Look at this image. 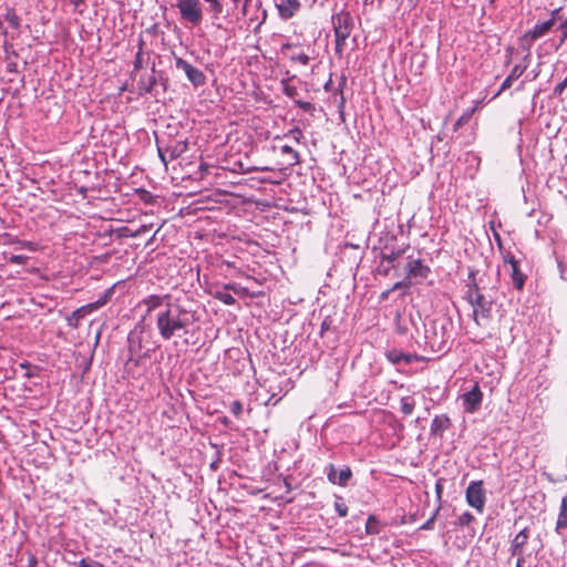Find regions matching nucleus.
<instances>
[{"mask_svg": "<svg viewBox=\"0 0 567 567\" xmlns=\"http://www.w3.org/2000/svg\"><path fill=\"white\" fill-rule=\"evenodd\" d=\"M155 321L161 338L171 340L188 332V328L194 322V316L181 305L167 302L165 308L157 311Z\"/></svg>", "mask_w": 567, "mask_h": 567, "instance_id": "1", "label": "nucleus"}, {"mask_svg": "<svg viewBox=\"0 0 567 567\" xmlns=\"http://www.w3.org/2000/svg\"><path fill=\"white\" fill-rule=\"evenodd\" d=\"M145 330L141 323L135 324L127 336L128 353L127 364L138 365L142 359L151 357L154 348L146 347Z\"/></svg>", "mask_w": 567, "mask_h": 567, "instance_id": "2", "label": "nucleus"}, {"mask_svg": "<svg viewBox=\"0 0 567 567\" xmlns=\"http://www.w3.org/2000/svg\"><path fill=\"white\" fill-rule=\"evenodd\" d=\"M466 299L473 308V319L477 326H482V321L491 319L493 301L486 299L475 282H473V285H468Z\"/></svg>", "mask_w": 567, "mask_h": 567, "instance_id": "3", "label": "nucleus"}, {"mask_svg": "<svg viewBox=\"0 0 567 567\" xmlns=\"http://www.w3.org/2000/svg\"><path fill=\"white\" fill-rule=\"evenodd\" d=\"M334 38H336V52L341 55L346 40L349 38L352 30V18L349 12L341 11L331 18Z\"/></svg>", "mask_w": 567, "mask_h": 567, "instance_id": "4", "label": "nucleus"}, {"mask_svg": "<svg viewBox=\"0 0 567 567\" xmlns=\"http://www.w3.org/2000/svg\"><path fill=\"white\" fill-rule=\"evenodd\" d=\"M176 8L184 21L192 25H198L202 23L203 9L199 0H176Z\"/></svg>", "mask_w": 567, "mask_h": 567, "instance_id": "5", "label": "nucleus"}, {"mask_svg": "<svg viewBox=\"0 0 567 567\" xmlns=\"http://www.w3.org/2000/svg\"><path fill=\"white\" fill-rule=\"evenodd\" d=\"M465 498L471 507L482 514L486 503L483 481L471 482L465 491Z\"/></svg>", "mask_w": 567, "mask_h": 567, "instance_id": "6", "label": "nucleus"}, {"mask_svg": "<svg viewBox=\"0 0 567 567\" xmlns=\"http://www.w3.org/2000/svg\"><path fill=\"white\" fill-rule=\"evenodd\" d=\"M175 66L177 70H181L185 73L188 81L195 87L203 86L206 83V75L204 72L188 63L186 60L179 56H175Z\"/></svg>", "mask_w": 567, "mask_h": 567, "instance_id": "7", "label": "nucleus"}, {"mask_svg": "<svg viewBox=\"0 0 567 567\" xmlns=\"http://www.w3.org/2000/svg\"><path fill=\"white\" fill-rule=\"evenodd\" d=\"M529 539L528 528L522 529L512 540L509 551L512 556L518 558V567H524L525 564V546Z\"/></svg>", "mask_w": 567, "mask_h": 567, "instance_id": "8", "label": "nucleus"}, {"mask_svg": "<svg viewBox=\"0 0 567 567\" xmlns=\"http://www.w3.org/2000/svg\"><path fill=\"white\" fill-rule=\"evenodd\" d=\"M405 271L409 280L412 281V279H415V282H420L421 280L427 278V276L431 272V269L429 266L424 265L421 259L408 257Z\"/></svg>", "mask_w": 567, "mask_h": 567, "instance_id": "9", "label": "nucleus"}, {"mask_svg": "<svg viewBox=\"0 0 567 567\" xmlns=\"http://www.w3.org/2000/svg\"><path fill=\"white\" fill-rule=\"evenodd\" d=\"M157 148L162 163L167 167V162L178 158L187 151L188 145L186 141H179L174 144H168L165 147L158 146Z\"/></svg>", "mask_w": 567, "mask_h": 567, "instance_id": "10", "label": "nucleus"}, {"mask_svg": "<svg viewBox=\"0 0 567 567\" xmlns=\"http://www.w3.org/2000/svg\"><path fill=\"white\" fill-rule=\"evenodd\" d=\"M462 401L464 411L467 413H475L481 408L483 393L477 383L462 395Z\"/></svg>", "mask_w": 567, "mask_h": 567, "instance_id": "11", "label": "nucleus"}, {"mask_svg": "<svg viewBox=\"0 0 567 567\" xmlns=\"http://www.w3.org/2000/svg\"><path fill=\"white\" fill-rule=\"evenodd\" d=\"M324 473L330 483L343 487L348 485V482L352 477V471L349 466H346L344 468L337 471L333 464H328L326 466Z\"/></svg>", "mask_w": 567, "mask_h": 567, "instance_id": "12", "label": "nucleus"}, {"mask_svg": "<svg viewBox=\"0 0 567 567\" xmlns=\"http://www.w3.org/2000/svg\"><path fill=\"white\" fill-rule=\"evenodd\" d=\"M504 261L511 266V278L513 286L517 290H522L525 286L526 276L522 272L518 260H516L512 254L507 252L504 255Z\"/></svg>", "mask_w": 567, "mask_h": 567, "instance_id": "13", "label": "nucleus"}, {"mask_svg": "<svg viewBox=\"0 0 567 567\" xmlns=\"http://www.w3.org/2000/svg\"><path fill=\"white\" fill-rule=\"evenodd\" d=\"M167 302H173L169 295H150L142 299L140 305L145 306L146 315H151L155 310L161 311Z\"/></svg>", "mask_w": 567, "mask_h": 567, "instance_id": "14", "label": "nucleus"}, {"mask_svg": "<svg viewBox=\"0 0 567 567\" xmlns=\"http://www.w3.org/2000/svg\"><path fill=\"white\" fill-rule=\"evenodd\" d=\"M155 72V64H153L150 73L145 72L140 75V79L137 80V91L140 95L146 93L154 94L155 85L157 83Z\"/></svg>", "mask_w": 567, "mask_h": 567, "instance_id": "15", "label": "nucleus"}, {"mask_svg": "<svg viewBox=\"0 0 567 567\" xmlns=\"http://www.w3.org/2000/svg\"><path fill=\"white\" fill-rule=\"evenodd\" d=\"M275 6L281 19L288 20L300 9L299 0H275Z\"/></svg>", "mask_w": 567, "mask_h": 567, "instance_id": "16", "label": "nucleus"}, {"mask_svg": "<svg viewBox=\"0 0 567 567\" xmlns=\"http://www.w3.org/2000/svg\"><path fill=\"white\" fill-rule=\"evenodd\" d=\"M558 13L559 9H555L549 20L535 24V27L528 31L527 35L530 37L532 40H537L545 35L554 27Z\"/></svg>", "mask_w": 567, "mask_h": 567, "instance_id": "17", "label": "nucleus"}, {"mask_svg": "<svg viewBox=\"0 0 567 567\" xmlns=\"http://www.w3.org/2000/svg\"><path fill=\"white\" fill-rule=\"evenodd\" d=\"M451 426V420L446 414L436 415L431 423V435L443 437Z\"/></svg>", "mask_w": 567, "mask_h": 567, "instance_id": "18", "label": "nucleus"}, {"mask_svg": "<svg viewBox=\"0 0 567 567\" xmlns=\"http://www.w3.org/2000/svg\"><path fill=\"white\" fill-rule=\"evenodd\" d=\"M563 529H567V495L561 498L559 513L555 526V530L558 534H560Z\"/></svg>", "mask_w": 567, "mask_h": 567, "instance_id": "19", "label": "nucleus"}, {"mask_svg": "<svg viewBox=\"0 0 567 567\" xmlns=\"http://www.w3.org/2000/svg\"><path fill=\"white\" fill-rule=\"evenodd\" d=\"M525 70H526V66L515 65L512 69L511 73L507 75V78L503 81V83L501 85V91H505V90L509 89L512 86L513 82L523 75Z\"/></svg>", "mask_w": 567, "mask_h": 567, "instance_id": "20", "label": "nucleus"}, {"mask_svg": "<svg viewBox=\"0 0 567 567\" xmlns=\"http://www.w3.org/2000/svg\"><path fill=\"white\" fill-rule=\"evenodd\" d=\"M109 296H110V290L105 291L103 297H101L95 302L87 303V305L82 306V307H80L78 309L85 317L86 315L92 313L93 311H95V310L100 309L101 307H103L107 302Z\"/></svg>", "mask_w": 567, "mask_h": 567, "instance_id": "21", "label": "nucleus"}, {"mask_svg": "<svg viewBox=\"0 0 567 567\" xmlns=\"http://www.w3.org/2000/svg\"><path fill=\"white\" fill-rule=\"evenodd\" d=\"M227 290H230V288H226V286H224L223 289L216 290L213 296L224 305L233 306L236 303V299Z\"/></svg>", "mask_w": 567, "mask_h": 567, "instance_id": "22", "label": "nucleus"}, {"mask_svg": "<svg viewBox=\"0 0 567 567\" xmlns=\"http://www.w3.org/2000/svg\"><path fill=\"white\" fill-rule=\"evenodd\" d=\"M280 151H281L282 155H287L288 156V164L290 166H295V165H298L300 163V155H299V153L297 151H295L291 146L284 145V146H281Z\"/></svg>", "mask_w": 567, "mask_h": 567, "instance_id": "23", "label": "nucleus"}, {"mask_svg": "<svg viewBox=\"0 0 567 567\" xmlns=\"http://www.w3.org/2000/svg\"><path fill=\"white\" fill-rule=\"evenodd\" d=\"M405 249H392L389 252L383 251L381 254V261L382 264H389L392 265L398 258H400L404 254Z\"/></svg>", "mask_w": 567, "mask_h": 567, "instance_id": "24", "label": "nucleus"}, {"mask_svg": "<svg viewBox=\"0 0 567 567\" xmlns=\"http://www.w3.org/2000/svg\"><path fill=\"white\" fill-rule=\"evenodd\" d=\"M365 532L369 535H377L380 533V526L379 520L375 518V516L370 515L365 523Z\"/></svg>", "mask_w": 567, "mask_h": 567, "instance_id": "25", "label": "nucleus"}, {"mask_svg": "<svg viewBox=\"0 0 567 567\" xmlns=\"http://www.w3.org/2000/svg\"><path fill=\"white\" fill-rule=\"evenodd\" d=\"M414 406H415V403H414L413 399H411L410 396H404L401 399L400 409L404 415L412 414Z\"/></svg>", "mask_w": 567, "mask_h": 567, "instance_id": "26", "label": "nucleus"}, {"mask_svg": "<svg viewBox=\"0 0 567 567\" xmlns=\"http://www.w3.org/2000/svg\"><path fill=\"white\" fill-rule=\"evenodd\" d=\"M474 520H475V517H474V515L472 513L464 512L462 515H460L457 517V519L455 520L454 525L456 527L470 526Z\"/></svg>", "mask_w": 567, "mask_h": 567, "instance_id": "27", "label": "nucleus"}, {"mask_svg": "<svg viewBox=\"0 0 567 567\" xmlns=\"http://www.w3.org/2000/svg\"><path fill=\"white\" fill-rule=\"evenodd\" d=\"M4 20L9 23L13 29H18L20 27V18L16 13L13 9H8L4 14Z\"/></svg>", "mask_w": 567, "mask_h": 567, "instance_id": "28", "label": "nucleus"}, {"mask_svg": "<svg viewBox=\"0 0 567 567\" xmlns=\"http://www.w3.org/2000/svg\"><path fill=\"white\" fill-rule=\"evenodd\" d=\"M333 506L340 517H346L348 515V506L341 496H336Z\"/></svg>", "mask_w": 567, "mask_h": 567, "instance_id": "29", "label": "nucleus"}, {"mask_svg": "<svg viewBox=\"0 0 567 567\" xmlns=\"http://www.w3.org/2000/svg\"><path fill=\"white\" fill-rule=\"evenodd\" d=\"M209 4V11L214 18H218L223 13L224 7L219 0H204Z\"/></svg>", "mask_w": 567, "mask_h": 567, "instance_id": "30", "label": "nucleus"}, {"mask_svg": "<svg viewBox=\"0 0 567 567\" xmlns=\"http://www.w3.org/2000/svg\"><path fill=\"white\" fill-rule=\"evenodd\" d=\"M83 318L84 316L82 315V312L79 309H76L66 318V321L70 327L76 329L80 324V321Z\"/></svg>", "mask_w": 567, "mask_h": 567, "instance_id": "31", "label": "nucleus"}, {"mask_svg": "<svg viewBox=\"0 0 567 567\" xmlns=\"http://www.w3.org/2000/svg\"><path fill=\"white\" fill-rule=\"evenodd\" d=\"M386 358L393 364H401L403 362L404 353L399 350H391L386 353Z\"/></svg>", "mask_w": 567, "mask_h": 567, "instance_id": "32", "label": "nucleus"}, {"mask_svg": "<svg viewBox=\"0 0 567 567\" xmlns=\"http://www.w3.org/2000/svg\"><path fill=\"white\" fill-rule=\"evenodd\" d=\"M441 506H437L432 516L423 524L421 525V530H431L434 528L435 519L440 513Z\"/></svg>", "mask_w": 567, "mask_h": 567, "instance_id": "33", "label": "nucleus"}, {"mask_svg": "<svg viewBox=\"0 0 567 567\" xmlns=\"http://www.w3.org/2000/svg\"><path fill=\"white\" fill-rule=\"evenodd\" d=\"M471 116H472V111L466 112L463 115H461L458 117V120L453 125L454 131H457L461 126L466 124L471 120Z\"/></svg>", "mask_w": 567, "mask_h": 567, "instance_id": "34", "label": "nucleus"}, {"mask_svg": "<svg viewBox=\"0 0 567 567\" xmlns=\"http://www.w3.org/2000/svg\"><path fill=\"white\" fill-rule=\"evenodd\" d=\"M7 260L10 264L24 265L28 260V257L22 255H10L9 257H7Z\"/></svg>", "mask_w": 567, "mask_h": 567, "instance_id": "35", "label": "nucleus"}, {"mask_svg": "<svg viewBox=\"0 0 567 567\" xmlns=\"http://www.w3.org/2000/svg\"><path fill=\"white\" fill-rule=\"evenodd\" d=\"M295 104L297 106H299L300 109H302L307 113H312L315 111V105L312 103H310V102H305V101L296 100Z\"/></svg>", "mask_w": 567, "mask_h": 567, "instance_id": "36", "label": "nucleus"}, {"mask_svg": "<svg viewBox=\"0 0 567 567\" xmlns=\"http://www.w3.org/2000/svg\"><path fill=\"white\" fill-rule=\"evenodd\" d=\"M291 61L299 62L302 65H307L309 63V56L302 52L291 55Z\"/></svg>", "mask_w": 567, "mask_h": 567, "instance_id": "37", "label": "nucleus"}, {"mask_svg": "<svg viewBox=\"0 0 567 567\" xmlns=\"http://www.w3.org/2000/svg\"><path fill=\"white\" fill-rule=\"evenodd\" d=\"M230 411L231 413L236 416V417H239L243 413V404L240 401H234L231 404H230Z\"/></svg>", "mask_w": 567, "mask_h": 567, "instance_id": "38", "label": "nucleus"}, {"mask_svg": "<svg viewBox=\"0 0 567 567\" xmlns=\"http://www.w3.org/2000/svg\"><path fill=\"white\" fill-rule=\"evenodd\" d=\"M287 136H291L297 143H299L301 138H303V134L299 127L290 130Z\"/></svg>", "mask_w": 567, "mask_h": 567, "instance_id": "39", "label": "nucleus"}, {"mask_svg": "<svg viewBox=\"0 0 567 567\" xmlns=\"http://www.w3.org/2000/svg\"><path fill=\"white\" fill-rule=\"evenodd\" d=\"M143 55L144 53L137 52L133 62L134 72L143 68Z\"/></svg>", "mask_w": 567, "mask_h": 567, "instance_id": "40", "label": "nucleus"}, {"mask_svg": "<svg viewBox=\"0 0 567 567\" xmlns=\"http://www.w3.org/2000/svg\"><path fill=\"white\" fill-rule=\"evenodd\" d=\"M395 323H396V331L400 333V334H405L408 333V327L405 324L402 323V318L400 315H396L395 317Z\"/></svg>", "mask_w": 567, "mask_h": 567, "instance_id": "41", "label": "nucleus"}, {"mask_svg": "<svg viewBox=\"0 0 567 567\" xmlns=\"http://www.w3.org/2000/svg\"><path fill=\"white\" fill-rule=\"evenodd\" d=\"M412 284L413 281L409 280L408 277L405 276V278L402 281L395 282L391 290L394 291L400 288H409Z\"/></svg>", "mask_w": 567, "mask_h": 567, "instance_id": "42", "label": "nucleus"}, {"mask_svg": "<svg viewBox=\"0 0 567 567\" xmlns=\"http://www.w3.org/2000/svg\"><path fill=\"white\" fill-rule=\"evenodd\" d=\"M284 83V93L289 97H295L297 95V89L292 85L287 84L285 81Z\"/></svg>", "mask_w": 567, "mask_h": 567, "instance_id": "43", "label": "nucleus"}, {"mask_svg": "<svg viewBox=\"0 0 567 567\" xmlns=\"http://www.w3.org/2000/svg\"><path fill=\"white\" fill-rule=\"evenodd\" d=\"M226 288H230V290L238 295H248V290L246 288L239 287L236 284H228L226 285Z\"/></svg>", "mask_w": 567, "mask_h": 567, "instance_id": "44", "label": "nucleus"}, {"mask_svg": "<svg viewBox=\"0 0 567 567\" xmlns=\"http://www.w3.org/2000/svg\"><path fill=\"white\" fill-rule=\"evenodd\" d=\"M566 87H567V76L555 86L554 94L560 95L565 91Z\"/></svg>", "mask_w": 567, "mask_h": 567, "instance_id": "45", "label": "nucleus"}, {"mask_svg": "<svg viewBox=\"0 0 567 567\" xmlns=\"http://www.w3.org/2000/svg\"><path fill=\"white\" fill-rule=\"evenodd\" d=\"M558 29L561 31V42L567 39V18L563 19Z\"/></svg>", "mask_w": 567, "mask_h": 567, "instance_id": "46", "label": "nucleus"}, {"mask_svg": "<svg viewBox=\"0 0 567 567\" xmlns=\"http://www.w3.org/2000/svg\"><path fill=\"white\" fill-rule=\"evenodd\" d=\"M391 268H392V265H389V264L384 265V264H382V261H381V262H380V266H379V268H378V271H379V274H381V275H383V276H388V275H389V272H390V269H391Z\"/></svg>", "mask_w": 567, "mask_h": 567, "instance_id": "47", "label": "nucleus"}, {"mask_svg": "<svg viewBox=\"0 0 567 567\" xmlns=\"http://www.w3.org/2000/svg\"><path fill=\"white\" fill-rule=\"evenodd\" d=\"M435 493H436L437 501L441 502L442 493H443V486H442L441 480H439L435 484Z\"/></svg>", "mask_w": 567, "mask_h": 567, "instance_id": "48", "label": "nucleus"}, {"mask_svg": "<svg viewBox=\"0 0 567 567\" xmlns=\"http://www.w3.org/2000/svg\"><path fill=\"white\" fill-rule=\"evenodd\" d=\"M28 567H40L37 557L32 554L28 557Z\"/></svg>", "mask_w": 567, "mask_h": 567, "instance_id": "49", "label": "nucleus"}, {"mask_svg": "<svg viewBox=\"0 0 567 567\" xmlns=\"http://www.w3.org/2000/svg\"><path fill=\"white\" fill-rule=\"evenodd\" d=\"M146 33L157 35L159 33V25L157 23L152 24L146 29Z\"/></svg>", "mask_w": 567, "mask_h": 567, "instance_id": "50", "label": "nucleus"}, {"mask_svg": "<svg viewBox=\"0 0 567 567\" xmlns=\"http://www.w3.org/2000/svg\"><path fill=\"white\" fill-rule=\"evenodd\" d=\"M416 360H417V355L404 353L403 362L405 364H410V363H412L413 361H416Z\"/></svg>", "mask_w": 567, "mask_h": 567, "instance_id": "51", "label": "nucleus"}, {"mask_svg": "<svg viewBox=\"0 0 567 567\" xmlns=\"http://www.w3.org/2000/svg\"><path fill=\"white\" fill-rule=\"evenodd\" d=\"M76 567H92L90 565V563L85 559V558H82L79 563H78V566Z\"/></svg>", "mask_w": 567, "mask_h": 567, "instance_id": "52", "label": "nucleus"}, {"mask_svg": "<svg viewBox=\"0 0 567 567\" xmlns=\"http://www.w3.org/2000/svg\"><path fill=\"white\" fill-rule=\"evenodd\" d=\"M391 292H392V290H391V289L383 291V292L381 293V296H380V299H381V300H386V299L389 298V296H390V293H391Z\"/></svg>", "mask_w": 567, "mask_h": 567, "instance_id": "53", "label": "nucleus"}, {"mask_svg": "<svg viewBox=\"0 0 567 567\" xmlns=\"http://www.w3.org/2000/svg\"><path fill=\"white\" fill-rule=\"evenodd\" d=\"M444 341L442 340L440 343H437L435 340H429L427 343L430 344L431 348H434L435 346L439 347V349H441V343H443Z\"/></svg>", "mask_w": 567, "mask_h": 567, "instance_id": "54", "label": "nucleus"}, {"mask_svg": "<svg viewBox=\"0 0 567 567\" xmlns=\"http://www.w3.org/2000/svg\"><path fill=\"white\" fill-rule=\"evenodd\" d=\"M147 230V226L143 225L141 228L136 230V233L133 236H140L142 233H145Z\"/></svg>", "mask_w": 567, "mask_h": 567, "instance_id": "55", "label": "nucleus"}, {"mask_svg": "<svg viewBox=\"0 0 567 567\" xmlns=\"http://www.w3.org/2000/svg\"><path fill=\"white\" fill-rule=\"evenodd\" d=\"M143 49H144V41L142 38L138 39V51L137 52H142L143 53Z\"/></svg>", "mask_w": 567, "mask_h": 567, "instance_id": "56", "label": "nucleus"}, {"mask_svg": "<svg viewBox=\"0 0 567 567\" xmlns=\"http://www.w3.org/2000/svg\"><path fill=\"white\" fill-rule=\"evenodd\" d=\"M70 2L72 4H74L75 7H79L80 4H82L84 2V0H70Z\"/></svg>", "mask_w": 567, "mask_h": 567, "instance_id": "57", "label": "nucleus"}, {"mask_svg": "<svg viewBox=\"0 0 567 567\" xmlns=\"http://www.w3.org/2000/svg\"><path fill=\"white\" fill-rule=\"evenodd\" d=\"M22 246L25 247V248L32 249V244L29 243V241L22 243Z\"/></svg>", "mask_w": 567, "mask_h": 567, "instance_id": "58", "label": "nucleus"}, {"mask_svg": "<svg viewBox=\"0 0 567 567\" xmlns=\"http://www.w3.org/2000/svg\"><path fill=\"white\" fill-rule=\"evenodd\" d=\"M290 48H292V44H291V43H285V44L282 45V50H287V49H290Z\"/></svg>", "mask_w": 567, "mask_h": 567, "instance_id": "59", "label": "nucleus"}, {"mask_svg": "<svg viewBox=\"0 0 567 567\" xmlns=\"http://www.w3.org/2000/svg\"><path fill=\"white\" fill-rule=\"evenodd\" d=\"M495 238H496V241H498L501 244V238H499V235H495Z\"/></svg>", "mask_w": 567, "mask_h": 567, "instance_id": "60", "label": "nucleus"}, {"mask_svg": "<svg viewBox=\"0 0 567 567\" xmlns=\"http://www.w3.org/2000/svg\"><path fill=\"white\" fill-rule=\"evenodd\" d=\"M470 278L474 279V272L473 271L470 272Z\"/></svg>", "mask_w": 567, "mask_h": 567, "instance_id": "61", "label": "nucleus"}, {"mask_svg": "<svg viewBox=\"0 0 567 567\" xmlns=\"http://www.w3.org/2000/svg\"><path fill=\"white\" fill-rule=\"evenodd\" d=\"M488 1H489L491 4H493L495 0H488Z\"/></svg>", "mask_w": 567, "mask_h": 567, "instance_id": "62", "label": "nucleus"}, {"mask_svg": "<svg viewBox=\"0 0 567 567\" xmlns=\"http://www.w3.org/2000/svg\"><path fill=\"white\" fill-rule=\"evenodd\" d=\"M231 1H233L234 3H237V2H238V0H231Z\"/></svg>", "mask_w": 567, "mask_h": 567, "instance_id": "63", "label": "nucleus"}, {"mask_svg": "<svg viewBox=\"0 0 567 567\" xmlns=\"http://www.w3.org/2000/svg\"><path fill=\"white\" fill-rule=\"evenodd\" d=\"M516 567H518V559L516 560Z\"/></svg>", "mask_w": 567, "mask_h": 567, "instance_id": "64", "label": "nucleus"}]
</instances>
